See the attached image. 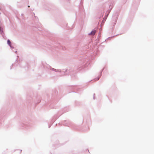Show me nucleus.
Instances as JSON below:
<instances>
[{
	"label": "nucleus",
	"instance_id": "6",
	"mask_svg": "<svg viewBox=\"0 0 154 154\" xmlns=\"http://www.w3.org/2000/svg\"><path fill=\"white\" fill-rule=\"evenodd\" d=\"M20 126L22 127L29 129L32 126V124L29 122H22L20 124Z\"/></svg>",
	"mask_w": 154,
	"mask_h": 154
},
{
	"label": "nucleus",
	"instance_id": "5",
	"mask_svg": "<svg viewBox=\"0 0 154 154\" xmlns=\"http://www.w3.org/2000/svg\"><path fill=\"white\" fill-rule=\"evenodd\" d=\"M33 14L34 16V22L35 25L34 28L37 29V27L38 29L40 30V29H41V25L40 24V23H38V19L37 17L35 16L34 13H33Z\"/></svg>",
	"mask_w": 154,
	"mask_h": 154
},
{
	"label": "nucleus",
	"instance_id": "30",
	"mask_svg": "<svg viewBox=\"0 0 154 154\" xmlns=\"http://www.w3.org/2000/svg\"><path fill=\"white\" fill-rule=\"evenodd\" d=\"M30 7V6H29V5H28V7Z\"/></svg>",
	"mask_w": 154,
	"mask_h": 154
},
{
	"label": "nucleus",
	"instance_id": "36",
	"mask_svg": "<svg viewBox=\"0 0 154 154\" xmlns=\"http://www.w3.org/2000/svg\"><path fill=\"white\" fill-rule=\"evenodd\" d=\"M21 15H23V14H21Z\"/></svg>",
	"mask_w": 154,
	"mask_h": 154
},
{
	"label": "nucleus",
	"instance_id": "22",
	"mask_svg": "<svg viewBox=\"0 0 154 154\" xmlns=\"http://www.w3.org/2000/svg\"><path fill=\"white\" fill-rule=\"evenodd\" d=\"M15 63H13L12 64V65L11 66H10V69H12V67H13V66L15 65Z\"/></svg>",
	"mask_w": 154,
	"mask_h": 154
},
{
	"label": "nucleus",
	"instance_id": "23",
	"mask_svg": "<svg viewBox=\"0 0 154 154\" xmlns=\"http://www.w3.org/2000/svg\"><path fill=\"white\" fill-rule=\"evenodd\" d=\"M18 62H19V61L18 60V58H17L16 60V61H15L16 63H18Z\"/></svg>",
	"mask_w": 154,
	"mask_h": 154
},
{
	"label": "nucleus",
	"instance_id": "31",
	"mask_svg": "<svg viewBox=\"0 0 154 154\" xmlns=\"http://www.w3.org/2000/svg\"><path fill=\"white\" fill-rule=\"evenodd\" d=\"M76 105H77V106L78 105L77 103H76Z\"/></svg>",
	"mask_w": 154,
	"mask_h": 154
},
{
	"label": "nucleus",
	"instance_id": "25",
	"mask_svg": "<svg viewBox=\"0 0 154 154\" xmlns=\"http://www.w3.org/2000/svg\"><path fill=\"white\" fill-rule=\"evenodd\" d=\"M25 2L26 3H28L29 2L28 0H25Z\"/></svg>",
	"mask_w": 154,
	"mask_h": 154
},
{
	"label": "nucleus",
	"instance_id": "34",
	"mask_svg": "<svg viewBox=\"0 0 154 154\" xmlns=\"http://www.w3.org/2000/svg\"><path fill=\"white\" fill-rule=\"evenodd\" d=\"M74 27L72 26V28H73Z\"/></svg>",
	"mask_w": 154,
	"mask_h": 154
},
{
	"label": "nucleus",
	"instance_id": "24",
	"mask_svg": "<svg viewBox=\"0 0 154 154\" xmlns=\"http://www.w3.org/2000/svg\"><path fill=\"white\" fill-rule=\"evenodd\" d=\"M93 99L94 100L95 99V94H94L93 95Z\"/></svg>",
	"mask_w": 154,
	"mask_h": 154
},
{
	"label": "nucleus",
	"instance_id": "26",
	"mask_svg": "<svg viewBox=\"0 0 154 154\" xmlns=\"http://www.w3.org/2000/svg\"><path fill=\"white\" fill-rule=\"evenodd\" d=\"M110 37H108L105 40V41H106V40H108Z\"/></svg>",
	"mask_w": 154,
	"mask_h": 154
},
{
	"label": "nucleus",
	"instance_id": "13",
	"mask_svg": "<svg viewBox=\"0 0 154 154\" xmlns=\"http://www.w3.org/2000/svg\"><path fill=\"white\" fill-rule=\"evenodd\" d=\"M59 116H58V115H56L54 116V117L52 119V124L49 127V128H50L51 126L53 123L59 118Z\"/></svg>",
	"mask_w": 154,
	"mask_h": 154
},
{
	"label": "nucleus",
	"instance_id": "12",
	"mask_svg": "<svg viewBox=\"0 0 154 154\" xmlns=\"http://www.w3.org/2000/svg\"><path fill=\"white\" fill-rule=\"evenodd\" d=\"M0 34L2 35L3 38L5 39H6V37L5 35V34L3 30L2 27L0 26Z\"/></svg>",
	"mask_w": 154,
	"mask_h": 154
},
{
	"label": "nucleus",
	"instance_id": "15",
	"mask_svg": "<svg viewBox=\"0 0 154 154\" xmlns=\"http://www.w3.org/2000/svg\"><path fill=\"white\" fill-rule=\"evenodd\" d=\"M7 43L8 45L10 46V48L11 49H13L14 48V47L11 45V43L10 40L8 39L7 41Z\"/></svg>",
	"mask_w": 154,
	"mask_h": 154
},
{
	"label": "nucleus",
	"instance_id": "14",
	"mask_svg": "<svg viewBox=\"0 0 154 154\" xmlns=\"http://www.w3.org/2000/svg\"><path fill=\"white\" fill-rule=\"evenodd\" d=\"M54 46L57 47L58 48H62L63 50H65L66 49V48H65V47H63V46H61L60 44H57V45H55Z\"/></svg>",
	"mask_w": 154,
	"mask_h": 154
},
{
	"label": "nucleus",
	"instance_id": "17",
	"mask_svg": "<svg viewBox=\"0 0 154 154\" xmlns=\"http://www.w3.org/2000/svg\"><path fill=\"white\" fill-rule=\"evenodd\" d=\"M33 101V100L32 99V97H27V100L29 103H31V100Z\"/></svg>",
	"mask_w": 154,
	"mask_h": 154
},
{
	"label": "nucleus",
	"instance_id": "4",
	"mask_svg": "<svg viewBox=\"0 0 154 154\" xmlns=\"http://www.w3.org/2000/svg\"><path fill=\"white\" fill-rule=\"evenodd\" d=\"M63 124L65 126L71 127L74 130L76 129V128H75V125L71 122L65 120L63 122Z\"/></svg>",
	"mask_w": 154,
	"mask_h": 154
},
{
	"label": "nucleus",
	"instance_id": "35",
	"mask_svg": "<svg viewBox=\"0 0 154 154\" xmlns=\"http://www.w3.org/2000/svg\"><path fill=\"white\" fill-rule=\"evenodd\" d=\"M100 32H99V34H100Z\"/></svg>",
	"mask_w": 154,
	"mask_h": 154
},
{
	"label": "nucleus",
	"instance_id": "28",
	"mask_svg": "<svg viewBox=\"0 0 154 154\" xmlns=\"http://www.w3.org/2000/svg\"><path fill=\"white\" fill-rule=\"evenodd\" d=\"M56 93H57V92H55V94H56Z\"/></svg>",
	"mask_w": 154,
	"mask_h": 154
},
{
	"label": "nucleus",
	"instance_id": "9",
	"mask_svg": "<svg viewBox=\"0 0 154 154\" xmlns=\"http://www.w3.org/2000/svg\"><path fill=\"white\" fill-rule=\"evenodd\" d=\"M104 11H101L98 12L97 16V18L100 19V21L101 20V19L102 17L104 14Z\"/></svg>",
	"mask_w": 154,
	"mask_h": 154
},
{
	"label": "nucleus",
	"instance_id": "27",
	"mask_svg": "<svg viewBox=\"0 0 154 154\" xmlns=\"http://www.w3.org/2000/svg\"><path fill=\"white\" fill-rule=\"evenodd\" d=\"M119 35V34H118V35H114V36H113V37H114V36H117V35Z\"/></svg>",
	"mask_w": 154,
	"mask_h": 154
},
{
	"label": "nucleus",
	"instance_id": "29",
	"mask_svg": "<svg viewBox=\"0 0 154 154\" xmlns=\"http://www.w3.org/2000/svg\"><path fill=\"white\" fill-rule=\"evenodd\" d=\"M50 104V103H48V104H47V105H48V104Z\"/></svg>",
	"mask_w": 154,
	"mask_h": 154
},
{
	"label": "nucleus",
	"instance_id": "16",
	"mask_svg": "<svg viewBox=\"0 0 154 154\" xmlns=\"http://www.w3.org/2000/svg\"><path fill=\"white\" fill-rule=\"evenodd\" d=\"M96 32V30L94 29H93L90 33L88 34V35H94Z\"/></svg>",
	"mask_w": 154,
	"mask_h": 154
},
{
	"label": "nucleus",
	"instance_id": "11",
	"mask_svg": "<svg viewBox=\"0 0 154 154\" xmlns=\"http://www.w3.org/2000/svg\"><path fill=\"white\" fill-rule=\"evenodd\" d=\"M79 9L80 14L83 15L85 14V12L83 8V6L82 4L80 5L79 7Z\"/></svg>",
	"mask_w": 154,
	"mask_h": 154
},
{
	"label": "nucleus",
	"instance_id": "21",
	"mask_svg": "<svg viewBox=\"0 0 154 154\" xmlns=\"http://www.w3.org/2000/svg\"><path fill=\"white\" fill-rule=\"evenodd\" d=\"M44 8L46 9V10H51V8H47L46 7H44Z\"/></svg>",
	"mask_w": 154,
	"mask_h": 154
},
{
	"label": "nucleus",
	"instance_id": "8",
	"mask_svg": "<svg viewBox=\"0 0 154 154\" xmlns=\"http://www.w3.org/2000/svg\"><path fill=\"white\" fill-rule=\"evenodd\" d=\"M105 69V67H104L100 71V74L96 78H95L93 80H91L89 82V83H90L92 81L94 80V81H97L100 78L101 76L102 75V72Z\"/></svg>",
	"mask_w": 154,
	"mask_h": 154
},
{
	"label": "nucleus",
	"instance_id": "7",
	"mask_svg": "<svg viewBox=\"0 0 154 154\" xmlns=\"http://www.w3.org/2000/svg\"><path fill=\"white\" fill-rule=\"evenodd\" d=\"M119 16V14L117 12H116L115 14L113 15L112 20L114 22L113 26H114L116 24V23L118 20V18Z\"/></svg>",
	"mask_w": 154,
	"mask_h": 154
},
{
	"label": "nucleus",
	"instance_id": "1",
	"mask_svg": "<svg viewBox=\"0 0 154 154\" xmlns=\"http://www.w3.org/2000/svg\"><path fill=\"white\" fill-rule=\"evenodd\" d=\"M77 45L78 47H81L77 50V52L80 54L79 57L80 65L78 67V69L80 71L84 69L87 67L89 66L90 64V60L94 59V57L93 55H92L87 45H86L84 46L78 42Z\"/></svg>",
	"mask_w": 154,
	"mask_h": 154
},
{
	"label": "nucleus",
	"instance_id": "33",
	"mask_svg": "<svg viewBox=\"0 0 154 154\" xmlns=\"http://www.w3.org/2000/svg\"><path fill=\"white\" fill-rule=\"evenodd\" d=\"M19 66H20L21 67V66H20V64H19Z\"/></svg>",
	"mask_w": 154,
	"mask_h": 154
},
{
	"label": "nucleus",
	"instance_id": "3",
	"mask_svg": "<svg viewBox=\"0 0 154 154\" xmlns=\"http://www.w3.org/2000/svg\"><path fill=\"white\" fill-rule=\"evenodd\" d=\"M114 5V2L112 1L111 2L110 4L108 6H109V9L106 11L104 17L103 18L102 21L101 22L102 24H103L104 23L109 14L112 9Z\"/></svg>",
	"mask_w": 154,
	"mask_h": 154
},
{
	"label": "nucleus",
	"instance_id": "20",
	"mask_svg": "<svg viewBox=\"0 0 154 154\" xmlns=\"http://www.w3.org/2000/svg\"><path fill=\"white\" fill-rule=\"evenodd\" d=\"M41 101V100H38V101L37 102H36L35 101H34V103L35 104H37L38 103H39Z\"/></svg>",
	"mask_w": 154,
	"mask_h": 154
},
{
	"label": "nucleus",
	"instance_id": "2",
	"mask_svg": "<svg viewBox=\"0 0 154 154\" xmlns=\"http://www.w3.org/2000/svg\"><path fill=\"white\" fill-rule=\"evenodd\" d=\"M43 67L44 69L46 70H50L51 71H53L55 72H60L62 75H67L69 74L72 71V69L69 70L68 69H56L54 68L51 67L50 66L48 65H44Z\"/></svg>",
	"mask_w": 154,
	"mask_h": 154
},
{
	"label": "nucleus",
	"instance_id": "32",
	"mask_svg": "<svg viewBox=\"0 0 154 154\" xmlns=\"http://www.w3.org/2000/svg\"><path fill=\"white\" fill-rule=\"evenodd\" d=\"M15 53H17V51H16L15 52Z\"/></svg>",
	"mask_w": 154,
	"mask_h": 154
},
{
	"label": "nucleus",
	"instance_id": "19",
	"mask_svg": "<svg viewBox=\"0 0 154 154\" xmlns=\"http://www.w3.org/2000/svg\"><path fill=\"white\" fill-rule=\"evenodd\" d=\"M45 46V47H47V48H49L50 49H51V48H52L51 46L50 45H49L46 44V45Z\"/></svg>",
	"mask_w": 154,
	"mask_h": 154
},
{
	"label": "nucleus",
	"instance_id": "37",
	"mask_svg": "<svg viewBox=\"0 0 154 154\" xmlns=\"http://www.w3.org/2000/svg\"><path fill=\"white\" fill-rule=\"evenodd\" d=\"M98 37H99V35H98Z\"/></svg>",
	"mask_w": 154,
	"mask_h": 154
},
{
	"label": "nucleus",
	"instance_id": "10",
	"mask_svg": "<svg viewBox=\"0 0 154 154\" xmlns=\"http://www.w3.org/2000/svg\"><path fill=\"white\" fill-rule=\"evenodd\" d=\"M69 89L72 90V92H76V91H79V89L77 86H72L70 87Z\"/></svg>",
	"mask_w": 154,
	"mask_h": 154
},
{
	"label": "nucleus",
	"instance_id": "18",
	"mask_svg": "<svg viewBox=\"0 0 154 154\" xmlns=\"http://www.w3.org/2000/svg\"><path fill=\"white\" fill-rule=\"evenodd\" d=\"M41 27H42V26L41 27ZM35 28V26H34L33 28V30L35 31H37V30H38L40 31V32H41L40 31L41 30L42 28H41V29H40V30H38V27H37V29L35 28Z\"/></svg>",
	"mask_w": 154,
	"mask_h": 154
}]
</instances>
